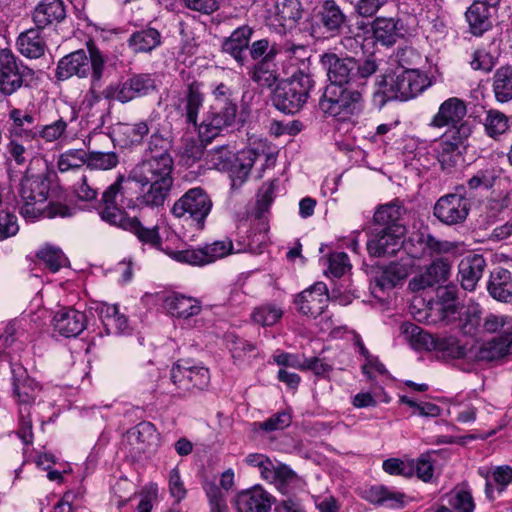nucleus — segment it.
I'll use <instances>...</instances> for the list:
<instances>
[{
  "instance_id": "1",
  "label": "nucleus",
  "mask_w": 512,
  "mask_h": 512,
  "mask_svg": "<svg viewBox=\"0 0 512 512\" xmlns=\"http://www.w3.org/2000/svg\"><path fill=\"white\" fill-rule=\"evenodd\" d=\"M174 162L168 151H162L138 163L130 172L129 179L142 187L149 186L141 196V203L149 207L163 206L173 185Z\"/></svg>"
},
{
  "instance_id": "2",
  "label": "nucleus",
  "mask_w": 512,
  "mask_h": 512,
  "mask_svg": "<svg viewBox=\"0 0 512 512\" xmlns=\"http://www.w3.org/2000/svg\"><path fill=\"white\" fill-rule=\"evenodd\" d=\"M213 100L203 114L198 135L203 143H210L221 132L236 124L238 116L237 92L227 84H217L211 92Z\"/></svg>"
},
{
  "instance_id": "3",
  "label": "nucleus",
  "mask_w": 512,
  "mask_h": 512,
  "mask_svg": "<svg viewBox=\"0 0 512 512\" xmlns=\"http://www.w3.org/2000/svg\"><path fill=\"white\" fill-rule=\"evenodd\" d=\"M321 64L327 72L330 84L366 88L368 79L378 70V63L372 57L357 60L333 52L321 56Z\"/></svg>"
},
{
  "instance_id": "4",
  "label": "nucleus",
  "mask_w": 512,
  "mask_h": 512,
  "mask_svg": "<svg viewBox=\"0 0 512 512\" xmlns=\"http://www.w3.org/2000/svg\"><path fill=\"white\" fill-rule=\"evenodd\" d=\"M121 188V178L111 184L103 193V209L101 219L110 225L119 227L135 235L143 244L152 248H160L162 238L158 226L145 227L137 217H129L127 213L116 204L117 195Z\"/></svg>"
},
{
  "instance_id": "5",
  "label": "nucleus",
  "mask_w": 512,
  "mask_h": 512,
  "mask_svg": "<svg viewBox=\"0 0 512 512\" xmlns=\"http://www.w3.org/2000/svg\"><path fill=\"white\" fill-rule=\"evenodd\" d=\"M87 50L78 49L62 57L55 70V78L58 81H65L73 76L87 78L91 75L94 79L96 72L103 76L105 70V59L102 52L93 41L86 43Z\"/></svg>"
},
{
  "instance_id": "6",
  "label": "nucleus",
  "mask_w": 512,
  "mask_h": 512,
  "mask_svg": "<svg viewBox=\"0 0 512 512\" xmlns=\"http://www.w3.org/2000/svg\"><path fill=\"white\" fill-rule=\"evenodd\" d=\"M364 90L365 88L354 86L329 84L319 100V108L325 115L343 121L348 120L362 113Z\"/></svg>"
},
{
  "instance_id": "7",
  "label": "nucleus",
  "mask_w": 512,
  "mask_h": 512,
  "mask_svg": "<svg viewBox=\"0 0 512 512\" xmlns=\"http://www.w3.org/2000/svg\"><path fill=\"white\" fill-rule=\"evenodd\" d=\"M314 86L313 76H290L277 83L272 93V103L285 114H296L306 105Z\"/></svg>"
},
{
  "instance_id": "8",
  "label": "nucleus",
  "mask_w": 512,
  "mask_h": 512,
  "mask_svg": "<svg viewBox=\"0 0 512 512\" xmlns=\"http://www.w3.org/2000/svg\"><path fill=\"white\" fill-rule=\"evenodd\" d=\"M35 80V71L11 49H0V93L3 96L9 97L21 88H30Z\"/></svg>"
},
{
  "instance_id": "9",
  "label": "nucleus",
  "mask_w": 512,
  "mask_h": 512,
  "mask_svg": "<svg viewBox=\"0 0 512 512\" xmlns=\"http://www.w3.org/2000/svg\"><path fill=\"white\" fill-rule=\"evenodd\" d=\"M213 208V201L207 191L198 186L187 190L171 208L176 218H186L196 230H203Z\"/></svg>"
},
{
  "instance_id": "10",
  "label": "nucleus",
  "mask_w": 512,
  "mask_h": 512,
  "mask_svg": "<svg viewBox=\"0 0 512 512\" xmlns=\"http://www.w3.org/2000/svg\"><path fill=\"white\" fill-rule=\"evenodd\" d=\"M170 380L175 389L171 393L185 397L188 394L205 390L210 384L209 369L201 365H192L189 361L179 360L170 370Z\"/></svg>"
},
{
  "instance_id": "11",
  "label": "nucleus",
  "mask_w": 512,
  "mask_h": 512,
  "mask_svg": "<svg viewBox=\"0 0 512 512\" xmlns=\"http://www.w3.org/2000/svg\"><path fill=\"white\" fill-rule=\"evenodd\" d=\"M50 184L43 175H26L20 183L21 215L29 221L41 218L42 207L48 198Z\"/></svg>"
},
{
  "instance_id": "12",
  "label": "nucleus",
  "mask_w": 512,
  "mask_h": 512,
  "mask_svg": "<svg viewBox=\"0 0 512 512\" xmlns=\"http://www.w3.org/2000/svg\"><path fill=\"white\" fill-rule=\"evenodd\" d=\"M156 89L155 80L151 74H133L127 79L112 82L103 89L104 99L128 103L136 98L143 97Z\"/></svg>"
},
{
  "instance_id": "13",
  "label": "nucleus",
  "mask_w": 512,
  "mask_h": 512,
  "mask_svg": "<svg viewBox=\"0 0 512 512\" xmlns=\"http://www.w3.org/2000/svg\"><path fill=\"white\" fill-rule=\"evenodd\" d=\"M464 187H458L456 193L441 196L433 207V215L445 225H457L463 223L470 211V200L460 191Z\"/></svg>"
},
{
  "instance_id": "14",
  "label": "nucleus",
  "mask_w": 512,
  "mask_h": 512,
  "mask_svg": "<svg viewBox=\"0 0 512 512\" xmlns=\"http://www.w3.org/2000/svg\"><path fill=\"white\" fill-rule=\"evenodd\" d=\"M405 234V226H394L390 230L375 228L366 243L368 254L372 257L394 256L403 246Z\"/></svg>"
},
{
  "instance_id": "15",
  "label": "nucleus",
  "mask_w": 512,
  "mask_h": 512,
  "mask_svg": "<svg viewBox=\"0 0 512 512\" xmlns=\"http://www.w3.org/2000/svg\"><path fill=\"white\" fill-rule=\"evenodd\" d=\"M12 391L19 409L30 410L39 392L38 383L32 379L26 368L18 362H11Z\"/></svg>"
},
{
  "instance_id": "16",
  "label": "nucleus",
  "mask_w": 512,
  "mask_h": 512,
  "mask_svg": "<svg viewBox=\"0 0 512 512\" xmlns=\"http://www.w3.org/2000/svg\"><path fill=\"white\" fill-rule=\"evenodd\" d=\"M329 293L324 282H316L300 292L294 300L297 311L302 315L317 318L327 308Z\"/></svg>"
},
{
  "instance_id": "17",
  "label": "nucleus",
  "mask_w": 512,
  "mask_h": 512,
  "mask_svg": "<svg viewBox=\"0 0 512 512\" xmlns=\"http://www.w3.org/2000/svg\"><path fill=\"white\" fill-rule=\"evenodd\" d=\"M204 98L202 84L195 79L185 84L178 98L177 109L185 117L186 123L195 128L199 126L198 115L203 107Z\"/></svg>"
},
{
  "instance_id": "18",
  "label": "nucleus",
  "mask_w": 512,
  "mask_h": 512,
  "mask_svg": "<svg viewBox=\"0 0 512 512\" xmlns=\"http://www.w3.org/2000/svg\"><path fill=\"white\" fill-rule=\"evenodd\" d=\"M66 16L64 0H41L31 11L33 24L42 30L57 27Z\"/></svg>"
},
{
  "instance_id": "19",
  "label": "nucleus",
  "mask_w": 512,
  "mask_h": 512,
  "mask_svg": "<svg viewBox=\"0 0 512 512\" xmlns=\"http://www.w3.org/2000/svg\"><path fill=\"white\" fill-rule=\"evenodd\" d=\"M452 263L447 257H438L427 266L424 273L409 281V289L413 292L433 287L446 282L451 274Z\"/></svg>"
},
{
  "instance_id": "20",
  "label": "nucleus",
  "mask_w": 512,
  "mask_h": 512,
  "mask_svg": "<svg viewBox=\"0 0 512 512\" xmlns=\"http://www.w3.org/2000/svg\"><path fill=\"white\" fill-rule=\"evenodd\" d=\"M501 0H475L466 11L471 33L481 36L492 27L491 17L497 12Z\"/></svg>"
},
{
  "instance_id": "21",
  "label": "nucleus",
  "mask_w": 512,
  "mask_h": 512,
  "mask_svg": "<svg viewBox=\"0 0 512 512\" xmlns=\"http://www.w3.org/2000/svg\"><path fill=\"white\" fill-rule=\"evenodd\" d=\"M466 114L467 105L465 101L458 97H450L440 104L429 126L433 128H444L469 123L465 120Z\"/></svg>"
},
{
  "instance_id": "22",
  "label": "nucleus",
  "mask_w": 512,
  "mask_h": 512,
  "mask_svg": "<svg viewBox=\"0 0 512 512\" xmlns=\"http://www.w3.org/2000/svg\"><path fill=\"white\" fill-rule=\"evenodd\" d=\"M235 161L230 166V177L232 188L240 187L249 177L253 165L264 158L266 162L272 158L257 148H246L234 155Z\"/></svg>"
},
{
  "instance_id": "23",
  "label": "nucleus",
  "mask_w": 512,
  "mask_h": 512,
  "mask_svg": "<svg viewBox=\"0 0 512 512\" xmlns=\"http://www.w3.org/2000/svg\"><path fill=\"white\" fill-rule=\"evenodd\" d=\"M317 25L329 36L341 34L348 25V17L335 0H325L316 15Z\"/></svg>"
},
{
  "instance_id": "24",
  "label": "nucleus",
  "mask_w": 512,
  "mask_h": 512,
  "mask_svg": "<svg viewBox=\"0 0 512 512\" xmlns=\"http://www.w3.org/2000/svg\"><path fill=\"white\" fill-rule=\"evenodd\" d=\"M275 498L261 486L239 492L235 497L238 512H270Z\"/></svg>"
},
{
  "instance_id": "25",
  "label": "nucleus",
  "mask_w": 512,
  "mask_h": 512,
  "mask_svg": "<svg viewBox=\"0 0 512 512\" xmlns=\"http://www.w3.org/2000/svg\"><path fill=\"white\" fill-rule=\"evenodd\" d=\"M17 51L27 59H39L45 55L47 50L44 30L34 27L21 32L15 41Z\"/></svg>"
},
{
  "instance_id": "26",
  "label": "nucleus",
  "mask_w": 512,
  "mask_h": 512,
  "mask_svg": "<svg viewBox=\"0 0 512 512\" xmlns=\"http://www.w3.org/2000/svg\"><path fill=\"white\" fill-rule=\"evenodd\" d=\"M254 33L252 27L242 25L236 28L229 37L222 42V51L229 54L240 66H244L247 61V52L251 37Z\"/></svg>"
},
{
  "instance_id": "27",
  "label": "nucleus",
  "mask_w": 512,
  "mask_h": 512,
  "mask_svg": "<svg viewBox=\"0 0 512 512\" xmlns=\"http://www.w3.org/2000/svg\"><path fill=\"white\" fill-rule=\"evenodd\" d=\"M86 325L87 318L85 313L71 307L60 309L53 318L55 330L67 338L76 337L81 334Z\"/></svg>"
},
{
  "instance_id": "28",
  "label": "nucleus",
  "mask_w": 512,
  "mask_h": 512,
  "mask_svg": "<svg viewBox=\"0 0 512 512\" xmlns=\"http://www.w3.org/2000/svg\"><path fill=\"white\" fill-rule=\"evenodd\" d=\"M392 76L400 101L416 97L429 86L427 77L416 69H406Z\"/></svg>"
},
{
  "instance_id": "29",
  "label": "nucleus",
  "mask_w": 512,
  "mask_h": 512,
  "mask_svg": "<svg viewBox=\"0 0 512 512\" xmlns=\"http://www.w3.org/2000/svg\"><path fill=\"white\" fill-rule=\"evenodd\" d=\"M437 302L430 308L438 315V320L446 324L457 318L460 308L457 296V288L454 285L441 287L437 291Z\"/></svg>"
},
{
  "instance_id": "30",
  "label": "nucleus",
  "mask_w": 512,
  "mask_h": 512,
  "mask_svg": "<svg viewBox=\"0 0 512 512\" xmlns=\"http://www.w3.org/2000/svg\"><path fill=\"white\" fill-rule=\"evenodd\" d=\"M485 267V258L480 254H473L463 258L458 266L459 280L463 289L473 291L481 279Z\"/></svg>"
},
{
  "instance_id": "31",
  "label": "nucleus",
  "mask_w": 512,
  "mask_h": 512,
  "mask_svg": "<svg viewBox=\"0 0 512 512\" xmlns=\"http://www.w3.org/2000/svg\"><path fill=\"white\" fill-rule=\"evenodd\" d=\"M371 28L374 39L384 46H392L403 37V24L397 18L377 17Z\"/></svg>"
},
{
  "instance_id": "32",
  "label": "nucleus",
  "mask_w": 512,
  "mask_h": 512,
  "mask_svg": "<svg viewBox=\"0 0 512 512\" xmlns=\"http://www.w3.org/2000/svg\"><path fill=\"white\" fill-rule=\"evenodd\" d=\"M164 309L173 317L188 319L201 311L200 301L179 293H171L163 300Z\"/></svg>"
},
{
  "instance_id": "33",
  "label": "nucleus",
  "mask_w": 512,
  "mask_h": 512,
  "mask_svg": "<svg viewBox=\"0 0 512 512\" xmlns=\"http://www.w3.org/2000/svg\"><path fill=\"white\" fill-rule=\"evenodd\" d=\"M8 116L12 121L9 128L11 137L23 138L27 141L36 139L38 125L34 114L19 108H13L9 111Z\"/></svg>"
},
{
  "instance_id": "34",
  "label": "nucleus",
  "mask_w": 512,
  "mask_h": 512,
  "mask_svg": "<svg viewBox=\"0 0 512 512\" xmlns=\"http://www.w3.org/2000/svg\"><path fill=\"white\" fill-rule=\"evenodd\" d=\"M281 53L284 54L285 59L290 63V66L294 67L290 72L291 76H312L310 72L311 54L308 47L294 44L285 45L281 49Z\"/></svg>"
},
{
  "instance_id": "35",
  "label": "nucleus",
  "mask_w": 512,
  "mask_h": 512,
  "mask_svg": "<svg viewBox=\"0 0 512 512\" xmlns=\"http://www.w3.org/2000/svg\"><path fill=\"white\" fill-rule=\"evenodd\" d=\"M488 292L497 301H512V273L504 268H496L490 274Z\"/></svg>"
},
{
  "instance_id": "36",
  "label": "nucleus",
  "mask_w": 512,
  "mask_h": 512,
  "mask_svg": "<svg viewBox=\"0 0 512 512\" xmlns=\"http://www.w3.org/2000/svg\"><path fill=\"white\" fill-rule=\"evenodd\" d=\"M363 498L377 506L402 508L404 506L405 495L401 492L393 491L385 486L377 485L366 489L364 491Z\"/></svg>"
},
{
  "instance_id": "37",
  "label": "nucleus",
  "mask_w": 512,
  "mask_h": 512,
  "mask_svg": "<svg viewBox=\"0 0 512 512\" xmlns=\"http://www.w3.org/2000/svg\"><path fill=\"white\" fill-rule=\"evenodd\" d=\"M127 42L135 53H149L161 45L162 36L157 29L146 27L133 32Z\"/></svg>"
},
{
  "instance_id": "38",
  "label": "nucleus",
  "mask_w": 512,
  "mask_h": 512,
  "mask_svg": "<svg viewBox=\"0 0 512 512\" xmlns=\"http://www.w3.org/2000/svg\"><path fill=\"white\" fill-rule=\"evenodd\" d=\"M302 12L299 0H276L274 5V16L283 28H293L302 18Z\"/></svg>"
},
{
  "instance_id": "39",
  "label": "nucleus",
  "mask_w": 512,
  "mask_h": 512,
  "mask_svg": "<svg viewBox=\"0 0 512 512\" xmlns=\"http://www.w3.org/2000/svg\"><path fill=\"white\" fill-rule=\"evenodd\" d=\"M512 354V335L503 334L484 343L478 353L480 360L494 361Z\"/></svg>"
},
{
  "instance_id": "40",
  "label": "nucleus",
  "mask_w": 512,
  "mask_h": 512,
  "mask_svg": "<svg viewBox=\"0 0 512 512\" xmlns=\"http://www.w3.org/2000/svg\"><path fill=\"white\" fill-rule=\"evenodd\" d=\"M99 315L108 334H122L129 329L128 318L120 313L118 305L103 304Z\"/></svg>"
},
{
  "instance_id": "41",
  "label": "nucleus",
  "mask_w": 512,
  "mask_h": 512,
  "mask_svg": "<svg viewBox=\"0 0 512 512\" xmlns=\"http://www.w3.org/2000/svg\"><path fill=\"white\" fill-rule=\"evenodd\" d=\"M408 275L409 269L405 264L392 262L375 277L374 281L376 286L384 291L401 284Z\"/></svg>"
},
{
  "instance_id": "42",
  "label": "nucleus",
  "mask_w": 512,
  "mask_h": 512,
  "mask_svg": "<svg viewBox=\"0 0 512 512\" xmlns=\"http://www.w3.org/2000/svg\"><path fill=\"white\" fill-rule=\"evenodd\" d=\"M500 179V170L488 164L478 169L466 182L467 188L471 191L491 190Z\"/></svg>"
},
{
  "instance_id": "43",
  "label": "nucleus",
  "mask_w": 512,
  "mask_h": 512,
  "mask_svg": "<svg viewBox=\"0 0 512 512\" xmlns=\"http://www.w3.org/2000/svg\"><path fill=\"white\" fill-rule=\"evenodd\" d=\"M250 79L260 87L271 88L278 83V72L275 61H258L249 70Z\"/></svg>"
},
{
  "instance_id": "44",
  "label": "nucleus",
  "mask_w": 512,
  "mask_h": 512,
  "mask_svg": "<svg viewBox=\"0 0 512 512\" xmlns=\"http://www.w3.org/2000/svg\"><path fill=\"white\" fill-rule=\"evenodd\" d=\"M447 503L454 512H474L475 502L467 483L455 486L447 495Z\"/></svg>"
},
{
  "instance_id": "45",
  "label": "nucleus",
  "mask_w": 512,
  "mask_h": 512,
  "mask_svg": "<svg viewBox=\"0 0 512 512\" xmlns=\"http://www.w3.org/2000/svg\"><path fill=\"white\" fill-rule=\"evenodd\" d=\"M496 101L507 103L512 100V67L502 66L496 70L492 84Z\"/></svg>"
},
{
  "instance_id": "46",
  "label": "nucleus",
  "mask_w": 512,
  "mask_h": 512,
  "mask_svg": "<svg viewBox=\"0 0 512 512\" xmlns=\"http://www.w3.org/2000/svg\"><path fill=\"white\" fill-rule=\"evenodd\" d=\"M511 124L510 118L497 109H489L483 122L486 135L494 140L504 135Z\"/></svg>"
},
{
  "instance_id": "47",
  "label": "nucleus",
  "mask_w": 512,
  "mask_h": 512,
  "mask_svg": "<svg viewBox=\"0 0 512 512\" xmlns=\"http://www.w3.org/2000/svg\"><path fill=\"white\" fill-rule=\"evenodd\" d=\"M432 351L439 353L444 359H462L467 355V347L455 336H438L435 348Z\"/></svg>"
},
{
  "instance_id": "48",
  "label": "nucleus",
  "mask_w": 512,
  "mask_h": 512,
  "mask_svg": "<svg viewBox=\"0 0 512 512\" xmlns=\"http://www.w3.org/2000/svg\"><path fill=\"white\" fill-rule=\"evenodd\" d=\"M404 212V207L396 202L388 203L380 206L374 213V223L379 228L390 230L392 226H404L399 220Z\"/></svg>"
},
{
  "instance_id": "49",
  "label": "nucleus",
  "mask_w": 512,
  "mask_h": 512,
  "mask_svg": "<svg viewBox=\"0 0 512 512\" xmlns=\"http://www.w3.org/2000/svg\"><path fill=\"white\" fill-rule=\"evenodd\" d=\"M509 484H512V466L500 465L492 469L486 481L485 492L488 498L493 499L492 492L495 488L499 494L504 492Z\"/></svg>"
},
{
  "instance_id": "50",
  "label": "nucleus",
  "mask_w": 512,
  "mask_h": 512,
  "mask_svg": "<svg viewBox=\"0 0 512 512\" xmlns=\"http://www.w3.org/2000/svg\"><path fill=\"white\" fill-rule=\"evenodd\" d=\"M393 100H399L393 76L382 75L375 83L373 103L377 107L382 108L387 102Z\"/></svg>"
},
{
  "instance_id": "51",
  "label": "nucleus",
  "mask_w": 512,
  "mask_h": 512,
  "mask_svg": "<svg viewBox=\"0 0 512 512\" xmlns=\"http://www.w3.org/2000/svg\"><path fill=\"white\" fill-rule=\"evenodd\" d=\"M458 327L464 335L475 336L480 327L482 312L478 305L466 307L462 312L458 311Z\"/></svg>"
},
{
  "instance_id": "52",
  "label": "nucleus",
  "mask_w": 512,
  "mask_h": 512,
  "mask_svg": "<svg viewBox=\"0 0 512 512\" xmlns=\"http://www.w3.org/2000/svg\"><path fill=\"white\" fill-rule=\"evenodd\" d=\"M404 334L417 349L432 351L435 348L437 335H433L416 324L406 323L403 325Z\"/></svg>"
},
{
  "instance_id": "53",
  "label": "nucleus",
  "mask_w": 512,
  "mask_h": 512,
  "mask_svg": "<svg viewBox=\"0 0 512 512\" xmlns=\"http://www.w3.org/2000/svg\"><path fill=\"white\" fill-rule=\"evenodd\" d=\"M128 437L140 445L139 450L145 451L157 439V430L153 423L142 421L128 431Z\"/></svg>"
},
{
  "instance_id": "54",
  "label": "nucleus",
  "mask_w": 512,
  "mask_h": 512,
  "mask_svg": "<svg viewBox=\"0 0 512 512\" xmlns=\"http://www.w3.org/2000/svg\"><path fill=\"white\" fill-rule=\"evenodd\" d=\"M437 158L442 169L451 172L462 159V149L447 141L439 140Z\"/></svg>"
},
{
  "instance_id": "55",
  "label": "nucleus",
  "mask_w": 512,
  "mask_h": 512,
  "mask_svg": "<svg viewBox=\"0 0 512 512\" xmlns=\"http://www.w3.org/2000/svg\"><path fill=\"white\" fill-rule=\"evenodd\" d=\"M292 423V415L287 411H278L262 422L254 423L255 430L266 434L283 431Z\"/></svg>"
},
{
  "instance_id": "56",
  "label": "nucleus",
  "mask_w": 512,
  "mask_h": 512,
  "mask_svg": "<svg viewBox=\"0 0 512 512\" xmlns=\"http://www.w3.org/2000/svg\"><path fill=\"white\" fill-rule=\"evenodd\" d=\"M202 487L208 500L210 512H230L226 494L214 481H206Z\"/></svg>"
},
{
  "instance_id": "57",
  "label": "nucleus",
  "mask_w": 512,
  "mask_h": 512,
  "mask_svg": "<svg viewBox=\"0 0 512 512\" xmlns=\"http://www.w3.org/2000/svg\"><path fill=\"white\" fill-rule=\"evenodd\" d=\"M248 53L255 61H275L276 56L281 53V48L276 43H270L266 38L254 41L249 44Z\"/></svg>"
},
{
  "instance_id": "58",
  "label": "nucleus",
  "mask_w": 512,
  "mask_h": 512,
  "mask_svg": "<svg viewBox=\"0 0 512 512\" xmlns=\"http://www.w3.org/2000/svg\"><path fill=\"white\" fill-rule=\"evenodd\" d=\"M283 316L281 307L273 303H266L256 307L252 312V319L261 326H273Z\"/></svg>"
},
{
  "instance_id": "59",
  "label": "nucleus",
  "mask_w": 512,
  "mask_h": 512,
  "mask_svg": "<svg viewBox=\"0 0 512 512\" xmlns=\"http://www.w3.org/2000/svg\"><path fill=\"white\" fill-rule=\"evenodd\" d=\"M88 152L83 149H69L62 153L58 159L57 167L60 172H67L87 165Z\"/></svg>"
},
{
  "instance_id": "60",
  "label": "nucleus",
  "mask_w": 512,
  "mask_h": 512,
  "mask_svg": "<svg viewBox=\"0 0 512 512\" xmlns=\"http://www.w3.org/2000/svg\"><path fill=\"white\" fill-rule=\"evenodd\" d=\"M36 256L40 263L53 273L59 271L67 261L64 253L59 248L52 246H46L40 249Z\"/></svg>"
},
{
  "instance_id": "61",
  "label": "nucleus",
  "mask_w": 512,
  "mask_h": 512,
  "mask_svg": "<svg viewBox=\"0 0 512 512\" xmlns=\"http://www.w3.org/2000/svg\"><path fill=\"white\" fill-rule=\"evenodd\" d=\"M423 247L425 248V257L453 253L457 245L447 240H440L432 234L423 231Z\"/></svg>"
},
{
  "instance_id": "62",
  "label": "nucleus",
  "mask_w": 512,
  "mask_h": 512,
  "mask_svg": "<svg viewBox=\"0 0 512 512\" xmlns=\"http://www.w3.org/2000/svg\"><path fill=\"white\" fill-rule=\"evenodd\" d=\"M471 134V123H463L461 125L447 127V130L442 134L440 140L447 141L454 146L465 149L466 143Z\"/></svg>"
},
{
  "instance_id": "63",
  "label": "nucleus",
  "mask_w": 512,
  "mask_h": 512,
  "mask_svg": "<svg viewBox=\"0 0 512 512\" xmlns=\"http://www.w3.org/2000/svg\"><path fill=\"white\" fill-rule=\"evenodd\" d=\"M119 160L115 152H88L87 167L89 169L109 170L117 166Z\"/></svg>"
},
{
  "instance_id": "64",
  "label": "nucleus",
  "mask_w": 512,
  "mask_h": 512,
  "mask_svg": "<svg viewBox=\"0 0 512 512\" xmlns=\"http://www.w3.org/2000/svg\"><path fill=\"white\" fill-rule=\"evenodd\" d=\"M299 477L288 465L279 464L276 466L275 480L273 483L282 493H288L290 488L297 485Z\"/></svg>"
}]
</instances>
